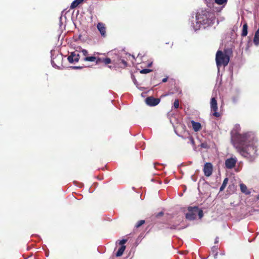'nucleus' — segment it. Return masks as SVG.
Here are the masks:
<instances>
[{"label":"nucleus","mask_w":259,"mask_h":259,"mask_svg":"<svg viewBox=\"0 0 259 259\" xmlns=\"http://www.w3.org/2000/svg\"><path fill=\"white\" fill-rule=\"evenodd\" d=\"M254 140V135L249 132L236 133L232 137V144L237 152L250 161H253L257 155Z\"/></svg>","instance_id":"1"},{"label":"nucleus","mask_w":259,"mask_h":259,"mask_svg":"<svg viewBox=\"0 0 259 259\" xmlns=\"http://www.w3.org/2000/svg\"><path fill=\"white\" fill-rule=\"evenodd\" d=\"M196 19L197 23L209 26L214 24L215 16L214 12L207 10H201L197 13Z\"/></svg>","instance_id":"2"},{"label":"nucleus","mask_w":259,"mask_h":259,"mask_svg":"<svg viewBox=\"0 0 259 259\" xmlns=\"http://www.w3.org/2000/svg\"><path fill=\"white\" fill-rule=\"evenodd\" d=\"M188 212L186 214V218L189 220L192 221L196 219L197 214L200 219L203 216L202 210L199 209L198 206H190L188 208Z\"/></svg>","instance_id":"3"},{"label":"nucleus","mask_w":259,"mask_h":259,"mask_svg":"<svg viewBox=\"0 0 259 259\" xmlns=\"http://www.w3.org/2000/svg\"><path fill=\"white\" fill-rule=\"evenodd\" d=\"M230 61V57L222 51L218 50L215 55V61L218 68L222 66H226Z\"/></svg>","instance_id":"4"},{"label":"nucleus","mask_w":259,"mask_h":259,"mask_svg":"<svg viewBox=\"0 0 259 259\" xmlns=\"http://www.w3.org/2000/svg\"><path fill=\"white\" fill-rule=\"evenodd\" d=\"M210 107L211 111L213 112L212 115L216 117H219L221 116L220 113L217 112L218 110V104L217 101L214 97L211 99Z\"/></svg>","instance_id":"5"},{"label":"nucleus","mask_w":259,"mask_h":259,"mask_svg":"<svg viewBox=\"0 0 259 259\" xmlns=\"http://www.w3.org/2000/svg\"><path fill=\"white\" fill-rule=\"evenodd\" d=\"M160 101L159 98H155L153 96L148 97L145 99V102L147 105L150 106H155L157 105Z\"/></svg>","instance_id":"6"},{"label":"nucleus","mask_w":259,"mask_h":259,"mask_svg":"<svg viewBox=\"0 0 259 259\" xmlns=\"http://www.w3.org/2000/svg\"><path fill=\"white\" fill-rule=\"evenodd\" d=\"M80 59V55L76 52H71L70 55L68 56L67 60L70 63L78 62Z\"/></svg>","instance_id":"7"},{"label":"nucleus","mask_w":259,"mask_h":259,"mask_svg":"<svg viewBox=\"0 0 259 259\" xmlns=\"http://www.w3.org/2000/svg\"><path fill=\"white\" fill-rule=\"evenodd\" d=\"M213 170L212 164L210 162H206L204 166L203 172L206 177L211 175Z\"/></svg>","instance_id":"8"},{"label":"nucleus","mask_w":259,"mask_h":259,"mask_svg":"<svg viewBox=\"0 0 259 259\" xmlns=\"http://www.w3.org/2000/svg\"><path fill=\"white\" fill-rule=\"evenodd\" d=\"M237 162L236 158H230L226 160L225 166L228 169H232L235 167Z\"/></svg>","instance_id":"9"},{"label":"nucleus","mask_w":259,"mask_h":259,"mask_svg":"<svg viewBox=\"0 0 259 259\" xmlns=\"http://www.w3.org/2000/svg\"><path fill=\"white\" fill-rule=\"evenodd\" d=\"M111 59L109 58H100L97 57L96 64H100L101 63H103L105 65L109 64L112 63Z\"/></svg>","instance_id":"10"},{"label":"nucleus","mask_w":259,"mask_h":259,"mask_svg":"<svg viewBox=\"0 0 259 259\" xmlns=\"http://www.w3.org/2000/svg\"><path fill=\"white\" fill-rule=\"evenodd\" d=\"M97 28L100 31L101 35L105 37L106 36V27L105 24L102 23H99L97 24Z\"/></svg>","instance_id":"11"},{"label":"nucleus","mask_w":259,"mask_h":259,"mask_svg":"<svg viewBox=\"0 0 259 259\" xmlns=\"http://www.w3.org/2000/svg\"><path fill=\"white\" fill-rule=\"evenodd\" d=\"M191 123L192 125L193 130L195 132H198L201 130L202 126L200 123L191 120Z\"/></svg>","instance_id":"12"},{"label":"nucleus","mask_w":259,"mask_h":259,"mask_svg":"<svg viewBox=\"0 0 259 259\" xmlns=\"http://www.w3.org/2000/svg\"><path fill=\"white\" fill-rule=\"evenodd\" d=\"M240 188L241 191L244 193L246 195H249L250 193V192L248 190L246 186L243 183L240 184Z\"/></svg>","instance_id":"13"},{"label":"nucleus","mask_w":259,"mask_h":259,"mask_svg":"<svg viewBox=\"0 0 259 259\" xmlns=\"http://www.w3.org/2000/svg\"><path fill=\"white\" fill-rule=\"evenodd\" d=\"M253 42L256 46H258L259 45V28L255 33L253 38Z\"/></svg>","instance_id":"14"},{"label":"nucleus","mask_w":259,"mask_h":259,"mask_svg":"<svg viewBox=\"0 0 259 259\" xmlns=\"http://www.w3.org/2000/svg\"><path fill=\"white\" fill-rule=\"evenodd\" d=\"M125 249V245H122L120 246V247L118 249V251L115 254V255L116 257H119L121 256L124 250Z\"/></svg>","instance_id":"15"},{"label":"nucleus","mask_w":259,"mask_h":259,"mask_svg":"<svg viewBox=\"0 0 259 259\" xmlns=\"http://www.w3.org/2000/svg\"><path fill=\"white\" fill-rule=\"evenodd\" d=\"M83 0H75L71 4L70 9H73L76 8L79 4L83 2Z\"/></svg>","instance_id":"16"},{"label":"nucleus","mask_w":259,"mask_h":259,"mask_svg":"<svg viewBox=\"0 0 259 259\" xmlns=\"http://www.w3.org/2000/svg\"><path fill=\"white\" fill-rule=\"evenodd\" d=\"M248 26L247 23H245L243 25L242 30L241 36L243 37L246 36L248 33Z\"/></svg>","instance_id":"17"},{"label":"nucleus","mask_w":259,"mask_h":259,"mask_svg":"<svg viewBox=\"0 0 259 259\" xmlns=\"http://www.w3.org/2000/svg\"><path fill=\"white\" fill-rule=\"evenodd\" d=\"M228 178H226L224 180L223 184L220 188V191H222L225 189V188H226V187L227 186V184H228Z\"/></svg>","instance_id":"18"},{"label":"nucleus","mask_w":259,"mask_h":259,"mask_svg":"<svg viewBox=\"0 0 259 259\" xmlns=\"http://www.w3.org/2000/svg\"><path fill=\"white\" fill-rule=\"evenodd\" d=\"M97 57H94V56H91V57H85L83 60L84 61H88V62H95L97 61Z\"/></svg>","instance_id":"19"},{"label":"nucleus","mask_w":259,"mask_h":259,"mask_svg":"<svg viewBox=\"0 0 259 259\" xmlns=\"http://www.w3.org/2000/svg\"><path fill=\"white\" fill-rule=\"evenodd\" d=\"M179 224H174L172 225L169 224V226L167 227L168 229H170L171 230H176L177 229L178 227L179 226Z\"/></svg>","instance_id":"20"},{"label":"nucleus","mask_w":259,"mask_h":259,"mask_svg":"<svg viewBox=\"0 0 259 259\" xmlns=\"http://www.w3.org/2000/svg\"><path fill=\"white\" fill-rule=\"evenodd\" d=\"M217 247H215V246L213 247L212 248V253L213 254L214 258L217 259V256H218V252H217Z\"/></svg>","instance_id":"21"},{"label":"nucleus","mask_w":259,"mask_h":259,"mask_svg":"<svg viewBox=\"0 0 259 259\" xmlns=\"http://www.w3.org/2000/svg\"><path fill=\"white\" fill-rule=\"evenodd\" d=\"M215 2L217 4L221 5L223 4H226L227 2V0H215Z\"/></svg>","instance_id":"22"},{"label":"nucleus","mask_w":259,"mask_h":259,"mask_svg":"<svg viewBox=\"0 0 259 259\" xmlns=\"http://www.w3.org/2000/svg\"><path fill=\"white\" fill-rule=\"evenodd\" d=\"M119 64H120V63H122V64L123 65V66H120V67H125L127 66V62L124 60H121V59H119Z\"/></svg>","instance_id":"23"},{"label":"nucleus","mask_w":259,"mask_h":259,"mask_svg":"<svg viewBox=\"0 0 259 259\" xmlns=\"http://www.w3.org/2000/svg\"><path fill=\"white\" fill-rule=\"evenodd\" d=\"M144 223H145L144 220H140L137 222V223L136 224V225L135 226V227L138 228L140 227V226H141L142 225H143Z\"/></svg>","instance_id":"24"},{"label":"nucleus","mask_w":259,"mask_h":259,"mask_svg":"<svg viewBox=\"0 0 259 259\" xmlns=\"http://www.w3.org/2000/svg\"><path fill=\"white\" fill-rule=\"evenodd\" d=\"M152 71L151 69H143L140 70V72L142 74H146Z\"/></svg>","instance_id":"25"},{"label":"nucleus","mask_w":259,"mask_h":259,"mask_svg":"<svg viewBox=\"0 0 259 259\" xmlns=\"http://www.w3.org/2000/svg\"><path fill=\"white\" fill-rule=\"evenodd\" d=\"M174 107L175 109H178L179 107V99H176L174 103Z\"/></svg>","instance_id":"26"},{"label":"nucleus","mask_w":259,"mask_h":259,"mask_svg":"<svg viewBox=\"0 0 259 259\" xmlns=\"http://www.w3.org/2000/svg\"><path fill=\"white\" fill-rule=\"evenodd\" d=\"M80 51H79V52L82 53V55L83 56H84L85 57H88L87 56L89 54L88 51L85 49H81V48H80Z\"/></svg>","instance_id":"27"},{"label":"nucleus","mask_w":259,"mask_h":259,"mask_svg":"<svg viewBox=\"0 0 259 259\" xmlns=\"http://www.w3.org/2000/svg\"><path fill=\"white\" fill-rule=\"evenodd\" d=\"M220 259H229V257L228 256H226L224 252L221 253L220 254Z\"/></svg>","instance_id":"28"},{"label":"nucleus","mask_w":259,"mask_h":259,"mask_svg":"<svg viewBox=\"0 0 259 259\" xmlns=\"http://www.w3.org/2000/svg\"><path fill=\"white\" fill-rule=\"evenodd\" d=\"M189 140L190 142V143L193 146H195V141H194V140L193 139V138L192 137H190L189 138Z\"/></svg>","instance_id":"29"},{"label":"nucleus","mask_w":259,"mask_h":259,"mask_svg":"<svg viewBox=\"0 0 259 259\" xmlns=\"http://www.w3.org/2000/svg\"><path fill=\"white\" fill-rule=\"evenodd\" d=\"M201 147L203 148H207L208 147L206 143H202L200 145Z\"/></svg>","instance_id":"30"},{"label":"nucleus","mask_w":259,"mask_h":259,"mask_svg":"<svg viewBox=\"0 0 259 259\" xmlns=\"http://www.w3.org/2000/svg\"><path fill=\"white\" fill-rule=\"evenodd\" d=\"M127 242L126 239H122L119 242V244L122 245H124V244Z\"/></svg>","instance_id":"31"},{"label":"nucleus","mask_w":259,"mask_h":259,"mask_svg":"<svg viewBox=\"0 0 259 259\" xmlns=\"http://www.w3.org/2000/svg\"><path fill=\"white\" fill-rule=\"evenodd\" d=\"M163 215V212L162 211H161V212H159L157 213V214H156L155 217L156 218H158V217L162 216Z\"/></svg>","instance_id":"32"},{"label":"nucleus","mask_w":259,"mask_h":259,"mask_svg":"<svg viewBox=\"0 0 259 259\" xmlns=\"http://www.w3.org/2000/svg\"><path fill=\"white\" fill-rule=\"evenodd\" d=\"M167 80V77H165V78H164L162 80V82H166Z\"/></svg>","instance_id":"33"},{"label":"nucleus","mask_w":259,"mask_h":259,"mask_svg":"<svg viewBox=\"0 0 259 259\" xmlns=\"http://www.w3.org/2000/svg\"><path fill=\"white\" fill-rule=\"evenodd\" d=\"M73 68H75V69H80V68H81V67L75 66V67H73Z\"/></svg>","instance_id":"34"},{"label":"nucleus","mask_w":259,"mask_h":259,"mask_svg":"<svg viewBox=\"0 0 259 259\" xmlns=\"http://www.w3.org/2000/svg\"><path fill=\"white\" fill-rule=\"evenodd\" d=\"M218 238H216L215 239V243H217L218 242V240H217Z\"/></svg>","instance_id":"35"},{"label":"nucleus","mask_w":259,"mask_h":259,"mask_svg":"<svg viewBox=\"0 0 259 259\" xmlns=\"http://www.w3.org/2000/svg\"><path fill=\"white\" fill-rule=\"evenodd\" d=\"M109 259H115V257L114 256H112Z\"/></svg>","instance_id":"36"},{"label":"nucleus","mask_w":259,"mask_h":259,"mask_svg":"<svg viewBox=\"0 0 259 259\" xmlns=\"http://www.w3.org/2000/svg\"><path fill=\"white\" fill-rule=\"evenodd\" d=\"M109 67L110 68H111V69L112 68V66H109Z\"/></svg>","instance_id":"37"}]
</instances>
